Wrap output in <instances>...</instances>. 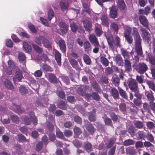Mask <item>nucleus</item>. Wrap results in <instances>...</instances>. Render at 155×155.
I'll list each match as a JSON object with an SVG mask.
<instances>
[{
	"label": "nucleus",
	"mask_w": 155,
	"mask_h": 155,
	"mask_svg": "<svg viewBox=\"0 0 155 155\" xmlns=\"http://www.w3.org/2000/svg\"><path fill=\"white\" fill-rule=\"evenodd\" d=\"M32 46L35 51L39 54H41L43 50L42 48L39 47L35 44H32Z\"/></svg>",
	"instance_id": "864d4df0"
},
{
	"label": "nucleus",
	"mask_w": 155,
	"mask_h": 155,
	"mask_svg": "<svg viewBox=\"0 0 155 155\" xmlns=\"http://www.w3.org/2000/svg\"><path fill=\"white\" fill-rule=\"evenodd\" d=\"M118 89L120 95L125 99H127L128 96L127 95L126 91L120 87H118Z\"/></svg>",
	"instance_id": "37998d69"
},
{
	"label": "nucleus",
	"mask_w": 155,
	"mask_h": 155,
	"mask_svg": "<svg viewBox=\"0 0 155 155\" xmlns=\"http://www.w3.org/2000/svg\"><path fill=\"white\" fill-rule=\"evenodd\" d=\"M126 153L127 155H134L136 153V150L133 147H129L126 149Z\"/></svg>",
	"instance_id": "b1692460"
},
{
	"label": "nucleus",
	"mask_w": 155,
	"mask_h": 155,
	"mask_svg": "<svg viewBox=\"0 0 155 155\" xmlns=\"http://www.w3.org/2000/svg\"><path fill=\"white\" fill-rule=\"evenodd\" d=\"M137 138L139 140L143 139L144 140L146 136L143 131H139L137 133Z\"/></svg>",
	"instance_id": "774afa93"
},
{
	"label": "nucleus",
	"mask_w": 155,
	"mask_h": 155,
	"mask_svg": "<svg viewBox=\"0 0 155 155\" xmlns=\"http://www.w3.org/2000/svg\"><path fill=\"white\" fill-rule=\"evenodd\" d=\"M84 51L87 53L89 54L91 51V47L90 43L89 42L86 41L84 43Z\"/></svg>",
	"instance_id": "aec40b11"
},
{
	"label": "nucleus",
	"mask_w": 155,
	"mask_h": 155,
	"mask_svg": "<svg viewBox=\"0 0 155 155\" xmlns=\"http://www.w3.org/2000/svg\"><path fill=\"white\" fill-rule=\"evenodd\" d=\"M4 84L5 87L10 90H13L14 88L12 83L8 79H6L4 81Z\"/></svg>",
	"instance_id": "72a5a7b5"
},
{
	"label": "nucleus",
	"mask_w": 155,
	"mask_h": 155,
	"mask_svg": "<svg viewBox=\"0 0 155 155\" xmlns=\"http://www.w3.org/2000/svg\"><path fill=\"white\" fill-rule=\"evenodd\" d=\"M17 136L19 142L24 143L27 141V139L25 136L22 134H19L17 135Z\"/></svg>",
	"instance_id": "8fccbe9b"
},
{
	"label": "nucleus",
	"mask_w": 155,
	"mask_h": 155,
	"mask_svg": "<svg viewBox=\"0 0 155 155\" xmlns=\"http://www.w3.org/2000/svg\"><path fill=\"white\" fill-rule=\"evenodd\" d=\"M82 22L85 31L89 32L92 30V24L91 22L87 19L84 20Z\"/></svg>",
	"instance_id": "423d86ee"
},
{
	"label": "nucleus",
	"mask_w": 155,
	"mask_h": 155,
	"mask_svg": "<svg viewBox=\"0 0 155 155\" xmlns=\"http://www.w3.org/2000/svg\"><path fill=\"white\" fill-rule=\"evenodd\" d=\"M83 58L84 62L87 64L89 65L90 64L91 60L89 56L87 54L84 55Z\"/></svg>",
	"instance_id": "13d9d810"
},
{
	"label": "nucleus",
	"mask_w": 155,
	"mask_h": 155,
	"mask_svg": "<svg viewBox=\"0 0 155 155\" xmlns=\"http://www.w3.org/2000/svg\"><path fill=\"white\" fill-rule=\"evenodd\" d=\"M109 48H113L114 43V38L112 35L109 33H107L105 34Z\"/></svg>",
	"instance_id": "0eeeda50"
},
{
	"label": "nucleus",
	"mask_w": 155,
	"mask_h": 155,
	"mask_svg": "<svg viewBox=\"0 0 155 155\" xmlns=\"http://www.w3.org/2000/svg\"><path fill=\"white\" fill-rule=\"evenodd\" d=\"M104 120L105 125L108 126L112 125V122L111 119L107 117L106 116L103 118Z\"/></svg>",
	"instance_id": "3c124183"
},
{
	"label": "nucleus",
	"mask_w": 155,
	"mask_h": 155,
	"mask_svg": "<svg viewBox=\"0 0 155 155\" xmlns=\"http://www.w3.org/2000/svg\"><path fill=\"white\" fill-rule=\"evenodd\" d=\"M56 135L57 137L58 138L61 139H65L64 137V134L60 130H57L56 132Z\"/></svg>",
	"instance_id": "338daca9"
},
{
	"label": "nucleus",
	"mask_w": 155,
	"mask_h": 155,
	"mask_svg": "<svg viewBox=\"0 0 155 155\" xmlns=\"http://www.w3.org/2000/svg\"><path fill=\"white\" fill-rule=\"evenodd\" d=\"M135 126L139 129H141L143 127V122L139 120L136 121L134 123Z\"/></svg>",
	"instance_id": "5fc2aeb1"
},
{
	"label": "nucleus",
	"mask_w": 155,
	"mask_h": 155,
	"mask_svg": "<svg viewBox=\"0 0 155 155\" xmlns=\"http://www.w3.org/2000/svg\"><path fill=\"white\" fill-rule=\"evenodd\" d=\"M111 93L112 96L115 99L118 98L119 94L117 90L115 88H113L111 89Z\"/></svg>",
	"instance_id": "a18cd8bd"
},
{
	"label": "nucleus",
	"mask_w": 155,
	"mask_h": 155,
	"mask_svg": "<svg viewBox=\"0 0 155 155\" xmlns=\"http://www.w3.org/2000/svg\"><path fill=\"white\" fill-rule=\"evenodd\" d=\"M134 38L135 41V46L141 45L142 39L140 35L134 36Z\"/></svg>",
	"instance_id": "7c9ffc66"
},
{
	"label": "nucleus",
	"mask_w": 155,
	"mask_h": 155,
	"mask_svg": "<svg viewBox=\"0 0 155 155\" xmlns=\"http://www.w3.org/2000/svg\"><path fill=\"white\" fill-rule=\"evenodd\" d=\"M70 64L72 67L76 70H79L80 68L77 61L73 58H71L69 61Z\"/></svg>",
	"instance_id": "5701e85b"
},
{
	"label": "nucleus",
	"mask_w": 155,
	"mask_h": 155,
	"mask_svg": "<svg viewBox=\"0 0 155 155\" xmlns=\"http://www.w3.org/2000/svg\"><path fill=\"white\" fill-rule=\"evenodd\" d=\"M48 14V19L49 21H50L54 16V12L52 8H50Z\"/></svg>",
	"instance_id": "4d7b16f0"
},
{
	"label": "nucleus",
	"mask_w": 155,
	"mask_h": 155,
	"mask_svg": "<svg viewBox=\"0 0 155 155\" xmlns=\"http://www.w3.org/2000/svg\"><path fill=\"white\" fill-rule=\"evenodd\" d=\"M55 59L57 61L59 66L61 65V54L56 50H55L54 52Z\"/></svg>",
	"instance_id": "dca6fc26"
},
{
	"label": "nucleus",
	"mask_w": 155,
	"mask_h": 155,
	"mask_svg": "<svg viewBox=\"0 0 155 155\" xmlns=\"http://www.w3.org/2000/svg\"><path fill=\"white\" fill-rule=\"evenodd\" d=\"M120 111L123 114H126L127 113V107L124 103H120L119 106Z\"/></svg>",
	"instance_id": "c756f323"
},
{
	"label": "nucleus",
	"mask_w": 155,
	"mask_h": 155,
	"mask_svg": "<svg viewBox=\"0 0 155 155\" xmlns=\"http://www.w3.org/2000/svg\"><path fill=\"white\" fill-rule=\"evenodd\" d=\"M100 61L105 66H107L109 65V61L105 57L102 56L100 57Z\"/></svg>",
	"instance_id": "a19ab883"
},
{
	"label": "nucleus",
	"mask_w": 155,
	"mask_h": 155,
	"mask_svg": "<svg viewBox=\"0 0 155 155\" xmlns=\"http://www.w3.org/2000/svg\"><path fill=\"white\" fill-rule=\"evenodd\" d=\"M134 143L135 141L132 139L126 140L124 142V145L125 146H128L130 145H134Z\"/></svg>",
	"instance_id": "6e6d98bb"
},
{
	"label": "nucleus",
	"mask_w": 155,
	"mask_h": 155,
	"mask_svg": "<svg viewBox=\"0 0 155 155\" xmlns=\"http://www.w3.org/2000/svg\"><path fill=\"white\" fill-rule=\"evenodd\" d=\"M28 28L33 33H35L37 32V31L35 29L34 25L31 23L29 22L28 24Z\"/></svg>",
	"instance_id": "69168bd1"
},
{
	"label": "nucleus",
	"mask_w": 155,
	"mask_h": 155,
	"mask_svg": "<svg viewBox=\"0 0 155 155\" xmlns=\"http://www.w3.org/2000/svg\"><path fill=\"white\" fill-rule=\"evenodd\" d=\"M46 125L49 131H52L54 129L53 124L49 121L46 122Z\"/></svg>",
	"instance_id": "e2e57ef3"
},
{
	"label": "nucleus",
	"mask_w": 155,
	"mask_h": 155,
	"mask_svg": "<svg viewBox=\"0 0 155 155\" xmlns=\"http://www.w3.org/2000/svg\"><path fill=\"white\" fill-rule=\"evenodd\" d=\"M42 68L43 70L46 72H52L53 71L52 68L50 66L46 64H43Z\"/></svg>",
	"instance_id": "c03bdc74"
},
{
	"label": "nucleus",
	"mask_w": 155,
	"mask_h": 155,
	"mask_svg": "<svg viewBox=\"0 0 155 155\" xmlns=\"http://www.w3.org/2000/svg\"><path fill=\"white\" fill-rule=\"evenodd\" d=\"M129 87L132 91H135L138 88V84L137 81L134 79H131L129 81L128 84Z\"/></svg>",
	"instance_id": "20e7f679"
},
{
	"label": "nucleus",
	"mask_w": 155,
	"mask_h": 155,
	"mask_svg": "<svg viewBox=\"0 0 155 155\" xmlns=\"http://www.w3.org/2000/svg\"><path fill=\"white\" fill-rule=\"evenodd\" d=\"M110 9L109 15L110 17L113 18H115L117 17V9L116 7L115 6H112L110 8Z\"/></svg>",
	"instance_id": "2eb2a0df"
},
{
	"label": "nucleus",
	"mask_w": 155,
	"mask_h": 155,
	"mask_svg": "<svg viewBox=\"0 0 155 155\" xmlns=\"http://www.w3.org/2000/svg\"><path fill=\"white\" fill-rule=\"evenodd\" d=\"M117 5L120 10L125 9L126 5L124 0H118Z\"/></svg>",
	"instance_id": "bb28decb"
},
{
	"label": "nucleus",
	"mask_w": 155,
	"mask_h": 155,
	"mask_svg": "<svg viewBox=\"0 0 155 155\" xmlns=\"http://www.w3.org/2000/svg\"><path fill=\"white\" fill-rule=\"evenodd\" d=\"M132 67L134 70L140 74H144L149 69L147 64L143 62L135 63L132 64Z\"/></svg>",
	"instance_id": "f257e3e1"
},
{
	"label": "nucleus",
	"mask_w": 155,
	"mask_h": 155,
	"mask_svg": "<svg viewBox=\"0 0 155 155\" xmlns=\"http://www.w3.org/2000/svg\"><path fill=\"white\" fill-rule=\"evenodd\" d=\"M23 48L26 52L30 53L31 52V46L28 42H24L23 43Z\"/></svg>",
	"instance_id": "a878e982"
},
{
	"label": "nucleus",
	"mask_w": 155,
	"mask_h": 155,
	"mask_svg": "<svg viewBox=\"0 0 155 155\" xmlns=\"http://www.w3.org/2000/svg\"><path fill=\"white\" fill-rule=\"evenodd\" d=\"M135 130V127L133 126H130L128 129V132L132 137H134L136 134Z\"/></svg>",
	"instance_id": "e433bc0d"
},
{
	"label": "nucleus",
	"mask_w": 155,
	"mask_h": 155,
	"mask_svg": "<svg viewBox=\"0 0 155 155\" xmlns=\"http://www.w3.org/2000/svg\"><path fill=\"white\" fill-rule=\"evenodd\" d=\"M92 97L93 99L99 101L100 100V97L97 93L93 92L92 93Z\"/></svg>",
	"instance_id": "052dcab7"
},
{
	"label": "nucleus",
	"mask_w": 155,
	"mask_h": 155,
	"mask_svg": "<svg viewBox=\"0 0 155 155\" xmlns=\"http://www.w3.org/2000/svg\"><path fill=\"white\" fill-rule=\"evenodd\" d=\"M29 115L30 118H31V121H32L34 125H36L38 123V120L34 112V111L29 112Z\"/></svg>",
	"instance_id": "393cba45"
},
{
	"label": "nucleus",
	"mask_w": 155,
	"mask_h": 155,
	"mask_svg": "<svg viewBox=\"0 0 155 155\" xmlns=\"http://www.w3.org/2000/svg\"><path fill=\"white\" fill-rule=\"evenodd\" d=\"M58 45L62 52L65 53L66 51V46L64 40L62 39L59 40L58 42Z\"/></svg>",
	"instance_id": "a211bd4d"
},
{
	"label": "nucleus",
	"mask_w": 155,
	"mask_h": 155,
	"mask_svg": "<svg viewBox=\"0 0 155 155\" xmlns=\"http://www.w3.org/2000/svg\"><path fill=\"white\" fill-rule=\"evenodd\" d=\"M94 29L95 34L96 36L100 37L103 32L101 25L99 24L98 23H96L95 25Z\"/></svg>",
	"instance_id": "4468645a"
},
{
	"label": "nucleus",
	"mask_w": 155,
	"mask_h": 155,
	"mask_svg": "<svg viewBox=\"0 0 155 155\" xmlns=\"http://www.w3.org/2000/svg\"><path fill=\"white\" fill-rule=\"evenodd\" d=\"M139 20L140 23L147 28L149 29L148 21L147 18L143 15L139 16Z\"/></svg>",
	"instance_id": "f8f14e48"
},
{
	"label": "nucleus",
	"mask_w": 155,
	"mask_h": 155,
	"mask_svg": "<svg viewBox=\"0 0 155 155\" xmlns=\"http://www.w3.org/2000/svg\"><path fill=\"white\" fill-rule=\"evenodd\" d=\"M57 106L59 108L63 110L66 109L65 102L61 100H60L58 103Z\"/></svg>",
	"instance_id": "473e14b6"
},
{
	"label": "nucleus",
	"mask_w": 155,
	"mask_h": 155,
	"mask_svg": "<svg viewBox=\"0 0 155 155\" xmlns=\"http://www.w3.org/2000/svg\"><path fill=\"white\" fill-rule=\"evenodd\" d=\"M96 110L93 109L92 111L88 113L89 119L91 121L94 122L96 120Z\"/></svg>",
	"instance_id": "4be33fe9"
},
{
	"label": "nucleus",
	"mask_w": 155,
	"mask_h": 155,
	"mask_svg": "<svg viewBox=\"0 0 155 155\" xmlns=\"http://www.w3.org/2000/svg\"><path fill=\"white\" fill-rule=\"evenodd\" d=\"M88 38L91 43L94 46H99L100 45L98 39L94 34L90 35Z\"/></svg>",
	"instance_id": "39448f33"
},
{
	"label": "nucleus",
	"mask_w": 155,
	"mask_h": 155,
	"mask_svg": "<svg viewBox=\"0 0 155 155\" xmlns=\"http://www.w3.org/2000/svg\"><path fill=\"white\" fill-rule=\"evenodd\" d=\"M114 60L119 65H120L123 63V60L122 58L120 55H116L114 57Z\"/></svg>",
	"instance_id": "f704fd0d"
},
{
	"label": "nucleus",
	"mask_w": 155,
	"mask_h": 155,
	"mask_svg": "<svg viewBox=\"0 0 155 155\" xmlns=\"http://www.w3.org/2000/svg\"><path fill=\"white\" fill-rule=\"evenodd\" d=\"M146 82L149 88L155 93V84L154 83L153 81L150 80H147Z\"/></svg>",
	"instance_id": "79ce46f5"
},
{
	"label": "nucleus",
	"mask_w": 155,
	"mask_h": 155,
	"mask_svg": "<svg viewBox=\"0 0 155 155\" xmlns=\"http://www.w3.org/2000/svg\"><path fill=\"white\" fill-rule=\"evenodd\" d=\"M74 121L77 124L81 125L82 123V118L78 115H76L74 117Z\"/></svg>",
	"instance_id": "603ef678"
},
{
	"label": "nucleus",
	"mask_w": 155,
	"mask_h": 155,
	"mask_svg": "<svg viewBox=\"0 0 155 155\" xmlns=\"http://www.w3.org/2000/svg\"><path fill=\"white\" fill-rule=\"evenodd\" d=\"M92 145L89 142H87L85 143L84 146L86 151L88 152L92 150Z\"/></svg>",
	"instance_id": "49530a36"
},
{
	"label": "nucleus",
	"mask_w": 155,
	"mask_h": 155,
	"mask_svg": "<svg viewBox=\"0 0 155 155\" xmlns=\"http://www.w3.org/2000/svg\"><path fill=\"white\" fill-rule=\"evenodd\" d=\"M131 29H127L124 33V36L125 38V40L129 44H131L133 42V39L132 36L131 35Z\"/></svg>",
	"instance_id": "7ed1b4c3"
},
{
	"label": "nucleus",
	"mask_w": 155,
	"mask_h": 155,
	"mask_svg": "<svg viewBox=\"0 0 155 155\" xmlns=\"http://www.w3.org/2000/svg\"><path fill=\"white\" fill-rule=\"evenodd\" d=\"M120 38L117 35L116 36V37L115 39V40H114V43L113 48H110L111 50L113 51L115 46L117 47H120Z\"/></svg>",
	"instance_id": "f3484780"
},
{
	"label": "nucleus",
	"mask_w": 155,
	"mask_h": 155,
	"mask_svg": "<svg viewBox=\"0 0 155 155\" xmlns=\"http://www.w3.org/2000/svg\"><path fill=\"white\" fill-rule=\"evenodd\" d=\"M48 80L51 83L55 84L58 83V79L55 74L52 73L48 74Z\"/></svg>",
	"instance_id": "1a4fd4ad"
},
{
	"label": "nucleus",
	"mask_w": 155,
	"mask_h": 155,
	"mask_svg": "<svg viewBox=\"0 0 155 155\" xmlns=\"http://www.w3.org/2000/svg\"><path fill=\"white\" fill-rule=\"evenodd\" d=\"M142 32L141 36L143 40L145 42L148 43L151 40V36L149 32L145 28H142L140 29Z\"/></svg>",
	"instance_id": "f03ea898"
},
{
	"label": "nucleus",
	"mask_w": 155,
	"mask_h": 155,
	"mask_svg": "<svg viewBox=\"0 0 155 155\" xmlns=\"http://www.w3.org/2000/svg\"><path fill=\"white\" fill-rule=\"evenodd\" d=\"M19 91L21 95L25 94L28 92L26 87L22 85L19 87Z\"/></svg>",
	"instance_id": "09e8293b"
},
{
	"label": "nucleus",
	"mask_w": 155,
	"mask_h": 155,
	"mask_svg": "<svg viewBox=\"0 0 155 155\" xmlns=\"http://www.w3.org/2000/svg\"><path fill=\"white\" fill-rule=\"evenodd\" d=\"M135 48L137 55L141 57H143V55L141 45L135 46Z\"/></svg>",
	"instance_id": "ea45409f"
},
{
	"label": "nucleus",
	"mask_w": 155,
	"mask_h": 155,
	"mask_svg": "<svg viewBox=\"0 0 155 155\" xmlns=\"http://www.w3.org/2000/svg\"><path fill=\"white\" fill-rule=\"evenodd\" d=\"M146 60L149 62L150 64V68H155V56H154L151 54H148Z\"/></svg>",
	"instance_id": "6e6552de"
},
{
	"label": "nucleus",
	"mask_w": 155,
	"mask_h": 155,
	"mask_svg": "<svg viewBox=\"0 0 155 155\" xmlns=\"http://www.w3.org/2000/svg\"><path fill=\"white\" fill-rule=\"evenodd\" d=\"M146 138L147 139L153 143H155V141L154 139V137L150 133H148L147 135Z\"/></svg>",
	"instance_id": "bf43d9fd"
},
{
	"label": "nucleus",
	"mask_w": 155,
	"mask_h": 155,
	"mask_svg": "<svg viewBox=\"0 0 155 155\" xmlns=\"http://www.w3.org/2000/svg\"><path fill=\"white\" fill-rule=\"evenodd\" d=\"M145 95L148 100L150 102H152L154 101V97L152 94H150L148 91H146Z\"/></svg>",
	"instance_id": "58836bf2"
},
{
	"label": "nucleus",
	"mask_w": 155,
	"mask_h": 155,
	"mask_svg": "<svg viewBox=\"0 0 155 155\" xmlns=\"http://www.w3.org/2000/svg\"><path fill=\"white\" fill-rule=\"evenodd\" d=\"M132 53H133V52L132 51L129 53L126 50H123L121 51V54L124 58V59H128L129 60L130 58V54H131Z\"/></svg>",
	"instance_id": "cd10ccee"
},
{
	"label": "nucleus",
	"mask_w": 155,
	"mask_h": 155,
	"mask_svg": "<svg viewBox=\"0 0 155 155\" xmlns=\"http://www.w3.org/2000/svg\"><path fill=\"white\" fill-rule=\"evenodd\" d=\"M42 146L43 143L41 141L38 142L36 145L35 150L37 152L40 151L42 149Z\"/></svg>",
	"instance_id": "0e129e2a"
},
{
	"label": "nucleus",
	"mask_w": 155,
	"mask_h": 155,
	"mask_svg": "<svg viewBox=\"0 0 155 155\" xmlns=\"http://www.w3.org/2000/svg\"><path fill=\"white\" fill-rule=\"evenodd\" d=\"M15 77L18 81H21V79L23 78L22 74L19 70L17 71L16 72Z\"/></svg>",
	"instance_id": "4c0bfd02"
},
{
	"label": "nucleus",
	"mask_w": 155,
	"mask_h": 155,
	"mask_svg": "<svg viewBox=\"0 0 155 155\" xmlns=\"http://www.w3.org/2000/svg\"><path fill=\"white\" fill-rule=\"evenodd\" d=\"M110 29L111 30L114 31L117 34L119 28L118 25L115 22H112L110 25Z\"/></svg>",
	"instance_id": "c9c22d12"
},
{
	"label": "nucleus",
	"mask_w": 155,
	"mask_h": 155,
	"mask_svg": "<svg viewBox=\"0 0 155 155\" xmlns=\"http://www.w3.org/2000/svg\"><path fill=\"white\" fill-rule=\"evenodd\" d=\"M101 24L104 26H108L109 23L108 19L106 13L103 12L101 14Z\"/></svg>",
	"instance_id": "9d476101"
},
{
	"label": "nucleus",
	"mask_w": 155,
	"mask_h": 155,
	"mask_svg": "<svg viewBox=\"0 0 155 155\" xmlns=\"http://www.w3.org/2000/svg\"><path fill=\"white\" fill-rule=\"evenodd\" d=\"M74 133L77 136H79L82 133L81 129L76 126H75L74 128Z\"/></svg>",
	"instance_id": "680f3d73"
},
{
	"label": "nucleus",
	"mask_w": 155,
	"mask_h": 155,
	"mask_svg": "<svg viewBox=\"0 0 155 155\" xmlns=\"http://www.w3.org/2000/svg\"><path fill=\"white\" fill-rule=\"evenodd\" d=\"M59 26L60 30L62 34H65L66 33L68 30V27L66 24L62 21L59 22Z\"/></svg>",
	"instance_id": "9b49d317"
},
{
	"label": "nucleus",
	"mask_w": 155,
	"mask_h": 155,
	"mask_svg": "<svg viewBox=\"0 0 155 155\" xmlns=\"http://www.w3.org/2000/svg\"><path fill=\"white\" fill-rule=\"evenodd\" d=\"M124 68L125 71L127 73L130 72L132 71L131 62L129 60H124Z\"/></svg>",
	"instance_id": "ddd939ff"
},
{
	"label": "nucleus",
	"mask_w": 155,
	"mask_h": 155,
	"mask_svg": "<svg viewBox=\"0 0 155 155\" xmlns=\"http://www.w3.org/2000/svg\"><path fill=\"white\" fill-rule=\"evenodd\" d=\"M61 9L62 11L68 10L69 7V4L68 2H61L59 4Z\"/></svg>",
	"instance_id": "c85d7f7f"
},
{
	"label": "nucleus",
	"mask_w": 155,
	"mask_h": 155,
	"mask_svg": "<svg viewBox=\"0 0 155 155\" xmlns=\"http://www.w3.org/2000/svg\"><path fill=\"white\" fill-rule=\"evenodd\" d=\"M86 129L91 134H93L94 131V129L92 124L90 122H88L86 125Z\"/></svg>",
	"instance_id": "2f4dec72"
},
{
	"label": "nucleus",
	"mask_w": 155,
	"mask_h": 155,
	"mask_svg": "<svg viewBox=\"0 0 155 155\" xmlns=\"http://www.w3.org/2000/svg\"><path fill=\"white\" fill-rule=\"evenodd\" d=\"M92 87L94 90L99 92L101 90V88L98 83L96 81H94L92 84Z\"/></svg>",
	"instance_id": "de8ad7c7"
},
{
	"label": "nucleus",
	"mask_w": 155,
	"mask_h": 155,
	"mask_svg": "<svg viewBox=\"0 0 155 155\" xmlns=\"http://www.w3.org/2000/svg\"><path fill=\"white\" fill-rule=\"evenodd\" d=\"M42 40V43L43 46L47 48H49L52 47V43L48 39L44 37Z\"/></svg>",
	"instance_id": "412c9836"
},
{
	"label": "nucleus",
	"mask_w": 155,
	"mask_h": 155,
	"mask_svg": "<svg viewBox=\"0 0 155 155\" xmlns=\"http://www.w3.org/2000/svg\"><path fill=\"white\" fill-rule=\"evenodd\" d=\"M18 58L20 62L24 66H25L26 58L25 54L22 52H19Z\"/></svg>",
	"instance_id": "6ab92c4d"
}]
</instances>
